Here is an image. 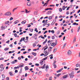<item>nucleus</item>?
<instances>
[{
	"label": "nucleus",
	"mask_w": 80,
	"mask_h": 80,
	"mask_svg": "<svg viewBox=\"0 0 80 80\" xmlns=\"http://www.w3.org/2000/svg\"><path fill=\"white\" fill-rule=\"evenodd\" d=\"M32 54L34 56H36L37 55V53L35 52H32Z\"/></svg>",
	"instance_id": "nucleus-13"
},
{
	"label": "nucleus",
	"mask_w": 80,
	"mask_h": 80,
	"mask_svg": "<svg viewBox=\"0 0 80 80\" xmlns=\"http://www.w3.org/2000/svg\"><path fill=\"white\" fill-rule=\"evenodd\" d=\"M48 54H49V53H50V52L52 51V49H48Z\"/></svg>",
	"instance_id": "nucleus-18"
},
{
	"label": "nucleus",
	"mask_w": 80,
	"mask_h": 80,
	"mask_svg": "<svg viewBox=\"0 0 80 80\" xmlns=\"http://www.w3.org/2000/svg\"><path fill=\"white\" fill-rule=\"evenodd\" d=\"M29 30H30V31L31 32H32L33 31V29H31L30 28L29 29Z\"/></svg>",
	"instance_id": "nucleus-20"
},
{
	"label": "nucleus",
	"mask_w": 80,
	"mask_h": 80,
	"mask_svg": "<svg viewBox=\"0 0 80 80\" xmlns=\"http://www.w3.org/2000/svg\"><path fill=\"white\" fill-rule=\"evenodd\" d=\"M9 73L10 76H13V73L12 72H9Z\"/></svg>",
	"instance_id": "nucleus-14"
},
{
	"label": "nucleus",
	"mask_w": 80,
	"mask_h": 80,
	"mask_svg": "<svg viewBox=\"0 0 80 80\" xmlns=\"http://www.w3.org/2000/svg\"><path fill=\"white\" fill-rule=\"evenodd\" d=\"M25 42H27V41L28 40V39H26L25 40Z\"/></svg>",
	"instance_id": "nucleus-62"
},
{
	"label": "nucleus",
	"mask_w": 80,
	"mask_h": 80,
	"mask_svg": "<svg viewBox=\"0 0 80 80\" xmlns=\"http://www.w3.org/2000/svg\"><path fill=\"white\" fill-rule=\"evenodd\" d=\"M45 65H46V64H44L43 65V66L41 67V68H42V69L45 68Z\"/></svg>",
	"instance_id": "nucleus-21"
},
{
	"label": "nucleus",
	"mask_w": 80,
	"mask_h": 80,
	"mask_svg": "<svg viewBox=\"0 0 80 80\" xmlns=\"http://www.w3.org/2000/svg\"><path fill=\"white\" fill-rule=\"evenodd\" d=\"M66 45H67V43H64V45L63 46V47H65Z\"/></svg>",
	"instance_id": "nucleus-46"
},
{
	"label": "nucleus",
	"mask_w": 80,
	"mask_h": 80,
	"mask_svg": "<svg viewBox=\"0 0 80 80\" xmlns=\"http://www.w3.org/2000/svg\"><path fill=\"white\" fill-rule=\"evenodd\" d=\"M11 14H12L10 12H8L5 14V15H6L7 16H10V15H11Z\"/></svg>",
	"instance_id": "nucleus-2"
},
{
	"label": "nucleus",
	"mask_w": 80,
	"mask_h": 80,
	"mask_svg": "<svg viewBox=\"0 0 80 80\" xmlns=\"http://www.w3.org/2000/svg\"><path fill=\"white\" fill-rule=\"evenodd\" d=\"M48 4V2H46L45 3V4L43 5V6H45L46 7L47 6V4Z\"/></svg>",
	"instance_id": "nucleus-31"
},
{
	"label": "nucleus",
	"mask_w": 80,
	"mask_h": 80,
	"mask_svg": "<svg viewBox=\"0 0 80 80\" xmlns=\"http://www.w3.org/2000/svg\"><path fill=\"white\" fill-rule=\"evenodd\" d=\"M45 70L46 72H48V68H46V69H45Z\"/></svg>",
	"instance_id": "nucleus-45"
},
{
	"label": "nucleus",
	"mask_w": 80,
	"mask_h": 80,
	"mask_svg": "<svg viewBox=\"0 0 80 80\" xmlns=\"http://www.w3.org/2000/svg\"><path fill=\"white\" fill-rule=\"evenodd\" d=\"M35 46H36V44L35 43H34L33 44V47H35Z\"/></svg>",
	"instance_id": "nucleus-56"
},
{
	"label": "nucleus",
	"mask_w": 80,
	"mask_h": 80,
	"mask_svg": "<svg viewBox=\"0 0 80 80\" xmlns=\"http://www.w3.org/2000/svg\"><path fill=\"white\" fill-rule=\"evenodd\" d=\"M18 22H19L18 20H17L14 22V24H17V23H18Z\"/></svg>",
	"instance_id": "nucleus-17"
},
{
	"label": "nucleus",
	"mask_w": 80,
	"mask_h": 80,
	"mask_svg": "<svg viewBox=\"0 0 80 80\" xmlns=\"http://www.w3.org/2000/svg\"><path fill=\"white\" fill-rule=\"evenodd\" d=\"M72 54V51H71L69 50L68 52V55H71Z\"/></svg>",
	"instance_id": "nucleus-4"
},
{
	"label": "nucleus",
	"mask_w": 80,
	"mask_h": 80,
	"mask_svg": "<svg viewBox=\"0 0 80 80\" xmlns=\"http://www.w3.org/2000/svg\"><path fill=\"white\" fill-rule=\"evenodd\" d=\"M2 80H4V79H5V76L4 75L2 74Z\"/></svg>",
	"instance_id": "nucleus-12"
},
{
	"label": "nucleus",
	"mask_w": 80,
	"mask_h": 80,
	"mask_svg": "<svg viewBox=\"0 0 80 80\" xmlns=\"http://www.w3.org/2000/svg\"><path fill=\"white\" fill-rule=\"evenodd\" d=\"M56 44H55V43L54 42H52V43L51 44V46L53 47H55L56 46Z\"/></svg>",
	"instance_id": "nucleus-11"
},
{
	"label": "nucleus",
	"mask_w": 80,
	"mask_h": 80,
	"mask_svg": "<svg viewBox=\"0 0 80 80\" xmlns=\"http://www.w3.org/2000/svg\"><path fill=\"white\" fill-rule=\"evenodd\" d=\"M14 36L15 37H17V33H15L14 34Z\"/></svg>",
	"instance_id": "nucleus-30"
},
{
	"label": "nucleus",
	"mask_w": 80,
	"mask_h": 80,
	"mask_svg": "<svg viewBox=\"0 0 80 80\" xmlns=\"http://www.w3.org/2000/svg\"><path fill=\"white\" fill-rule=\"evenodd\" d=\"M79 66H80V64H79L78 63L76 65V67H78Z\"/></svg>",
	"instance_id": "nucleus-22"
},
{
	"label": "nucleus",
	"mask_w": 80,
	"mask_h": 80,
	"mask_svg": "<svg viewBox=\"0 0 80 80\" xmlns=\"http://www.w3.org/2000/svg\"><path fill=\"white\" fill-rule=\"evenodd\" d=\"M48 48V46H46V48L44 49V50L45 51V50H46Z\"/></svg>",
	"instance_id": "nucleus-38"
},
{
	"label": "nucleus",
	"mask_w": 80,
	"mask_h": 80,
	"mask_svg": "<svg viewBox=\"0 0 80 80\" xmlns=\"http://www.w3.org/2000/svg\"><path fill=\"white\" fill-rule=\"evenodd\" d=\"M26 23V21L25 20L21 22L22 24H25Z\"/></svg>",
	"instance_id": "nucleus-16"
},
{
	"label": "nucleus",
	"mask_w": 80,
	"mask_h": 80,
	"mask_svg": "<svg viewBox=\"0 0 80 80\" xmlns=\"http://www.w3.org/2000/svg\"><path fill=\"white\" fill-rule=\"evenodd\" d=\"M75 41H76V37H75L74 38L73 41V42L74 43H75Z\"/></svg>",
	"instance_id": "nucleus-25"
},
{
	"label": "nucleus",
	"mask_w": 80,
	"mask_h": 80,
	"mask_svg": "<svg viewBox=\"0 0 80 80\" xmlns=\"http://www.w3.org/2000/svg\"><path fill=\"white\" fill-rule=\"evenodd\" d=\"M9 49V48H6L4 49V50L5 51H7V50H8Z\"/></svg>",
	"instance_id": "nucleus-27"
},
{
	"label": "nucleus",
	"mask_w": 80,
	"mask_h": 80,
	"mask_svg": "<svg viewBox=\"0 0 80 80\" xmlns=\"http://www.w3.org/2000/svg\"><path fill=\"white\" fill-rule=\"evenodd\" d=\"M9 42H10V40H8V41H7L6 42V43H9Z\"/></svg>",
	"instance_id": "nucleus-54"
},
{
	"label": "nucleus",
	"mask_w": 80,
	"mask_h": 80,
	"mask_svg": "<svg viewBox=\"0 0 80 80\" xmlns=\"http://www.w3.org/2000/svg\"><path fill=\"white\" fill-rule=\"evenodd\" d=\"M52 41H50L49 40L48 42V45H50L52 44Z\"/></svg>",
	"instance_id": "nucleus-5"
},
{
	"label": "nucleus",
	"mask_w": 80,
	"mask_h": 80,
	"mask_svg": "<svg viewBox=\"0 0 80 80\" xmlns=\"http://www.w3.org/2000/svg\"><path fill=\"white\" fill-rule=\"evenodd\" d=\"M43 53H44L47 54L48 53V52H46L45 51H44Z\"/></svg>",
	"instance_id": "nucleus-51"
},
{
	"label": "nucleus",
	"mask_w": 80,
	"mask_h": 80,
	"mask_svg": "<svg viewBox=\"0 0 80 80\" xmlns=\"http://www.w3.org/2000/svg\"><path fill=\"white\" fill-rule=\"evenodd\" d=\"M41 73H42V71H39L38 73L39 75H41Z\"/></svg>",
	"instance_id": "nucleus-33"
},
{
	"label": "nucleus",
	"mask_w": 80,
	"mask_h": 80,
	"mask_svg": "<svg viewBox=\"0 0 80 80\" xmlns=\"http://www.w3.org/2000/svg\"><path fill=\"white\" fill-rule=\"evenodd\" d=\"M17 68V67H15L14 68V70H16Z\"/></svg>",
	"instance_id": "nucleus-64"
},
{
	"label": "nucleus",
	"mask_w": 80,
	"mask_h": 80,
	"mask_svg": "<svg viewBox=\"0 0 80 80\" xmlns=\"http://www.w3.org/2000/svg\"><path fill=\"white\" fill-rule=\"evenodd\" d=\"M40 37H41V38H42V39H45V38H44V37H41L40 36L39 37V38H40Z\"/></svg>",
	"instance_id": "nucleus-40"
},
{
	"label": "nucleus",
	"mask_w": 80,
	"mask_h": 80,
	"mask_svg": "<svg viewBox=\"0 0 80 80\" xmlns=\"http://www.w3.org/2000/svg\"><path fill=\"white\" fill-rule=\"evenodd\" d=\"M25 37L23 38H21L20 40L19 41L20 42H22L23 40V41H24V40H25Z\"/></svg>",
	"instance_id": "nucleus-9"
},
{
	"label": "nucleus",
	"mask_w": 80,
	"mask_h": 80,
	"mask_svg": "<svg viewBox=\"0 0 80 80\" xmlns=\"http://www.w3.org/2000/svg\"><path fill=\"white\" fill-rule=\"evenodd\" d=\"M35 65L36 66H37L38 67V66H39V64H38V63H36L35 64Z\"/></svg>",
	"instance_id": "nucleus-44"
},
{
	"label": "nucleus",
	"mask_w": 80,
	"mask_h": 80,
	"mask_svg": "<svg viewBox=\"0 0 80 80\" xmlns=\"http://www.w3.org/2000/svg\"><path fill=\"white\" fill-rule=\"evenodd\" d=\"M23 50L24 51V50H25V48H22V49H21V50H20L21 51H23Z\"/></svg>",
	"instance_id": "nucleus-53"
},
{
	"label": "nucleus",
	"mask_w": 80,
	"mask_h": 80,
	"mask_svg": "<svg viewBox=\"0 0 80 80\" xmlns=\"http://www.w3.org/2000/svg\"><path fill=\"white\" fill-rule=\"evenodd\" d=\"M17 8H14L13 10H12V12H14V11H15V10H17Z\"/></svg>",
	"instance_id": "nucleus-41"
},
{
	"label": "nucleus",
	"mask_w": 80,
	"mask_h": 80,
	"mask_svg": "<svg viewBox=\"0 0 80 80\" xmlns=\"http://www.w3.org/2000/svg\"><path fill=\"white\" fill-rule=\"evenodd\" d=\"M48 57H46L44 58H43V60L44 61V60H47V59L48 58Z\"/></svg>",
	"instance_id": "nucleus-23"
},
{
	"label": "nucleus",
	"mask_w": 80,
	"mask_h": 80,
	"mask_svg": "<svg viewBox=\"0 0 80 80\" xmlns=\"http://www.w3.org/2000/svg\"><path fill=\"white\" fill-rule=\"evenodd\" d=\"M56 62H57V61H54L53 65L55 64V63H56Z\"/></svg>",
	"instance_id": "nucleus-39"
},
{
	"label": "nucleus",
	"mask_w": 80,
	"mask_h": 80,
	"mask_svg": "<svg viewBox=\"0 0 80 80\" xmlns=\"http://www.w3.org/2000/svg\"><path fill=\"white\" fill-rule=\"evenodd\" d=\"M48 55V54H45L44 55V57H46V56H47V55Z\"/></svg>",
	"instance_id": "nucleus-34"
},
{
	"label": "nucleus",
	"mask_w": 80,
	"mask_h": 80,
	"mask_svg": "<svg viewBox=\"0 0 80 80\" xmlns=\"http://www.w3.org/2000/svg\"><path fill=\"white\" fill-rule=\"evenodd\" d=\"M6 80H9V77H8L6 78Z\"/></svg>",
	"instance_id": "nucleus-63"
},
{
	"label": "nucleus",
	"mask_w": 80,
	"mask_h": 80,
	"mask_svg": "<svg viewBox=\"0 0 80 80\" xmlns=\"http://www.w3.org/2000/svg\"><path fill=\"white\" fill-rule=\"evenodd\" d=\"M74 75V72H72L70 74H69L70 77L71 78H73V77L74 76V75Z\"/></svg>",
	"instance_id": "nucleus-1"
},
{
	"label": "nucleus",
	"mask_w": 80,
	"mask_h": 80,
	"mask_svg": "<svg viewBox=\"0 0 80 80\" xmlns=\"http://www.w3.org/2000/svg\"><path fill=\"white\" fill-rule=\"evenodd\" d=\"M77 24V23L76 22H74L72 24L73 25H76Z\"/></svg>",
	"instance_id": "nucleus-49"
},
{
	"label": "nucleus",
	"mask_w": 80,
	"mask_h": 80,
	"mask_svg": "<svg viewBox=\"0 0 80 80\" xmlns=\"http://www.w3.org/2000/svg\"><path fill=\"white\" fill-rule=\"evenodd\" d=\"M3 70H4V68H2L0 70L1 72H2V71Z\"/></svg>",
	"instance_id": "nucleus-36"
},
{
	"label": "nucleus",
	"mask_w": 80,
	"mask_h": 80,
	"mask_svg": "<svg viewBox=\"0 0 80 80\" xmlns=\"http://www.w3.org/2000/svg\"><path fill=\"white\" fill-rule=\"evenodd\" d=\"M27 53V52L26 51H25L23 52V54H25V53Z\"/></svg>",
	"instance_id": "nucleus-57"
},
{
	"label": "nucleus",
	"mask_w": 80,
	"mask_h": 80,
	"mask_svg": "<svg viewBox=\"0 0 80 80\" xmlns=\"http://www.w3.org/2000/svg\"><path fill=\"white\" fill-rule=\"evenodd\" d=\"M59 10L60 12H62V8H60L59 9Z\"/></svg>",
	"instance_id": "nucleus-24"
},
{
	"label": "nucleus",
	"mask_w": 80,
	"mask_h": 80,
	"mask_svg": "<svg viewBox=\"0 0 80 80\" xmlns=\"http://www.w3.org/2000/svg\"><path fill=\"white\" fill-rule=\"evenodd\" d=\"M51 32H52V33H54L55 31H54V30H52L51 31Z\"/></svg>",
	"instance_id": "nucleus-43"
},
{
	"label": "nucleus",
	"mask_w": 80,
	"mask_h": 80,
	"mask_svg": "<svg viewBox=\"0 0 80 80\" xmlns=\"http://www.w3.org/2000/svg\"><path fill=\"white\" fill-rule=\"evenodd\" d=\"M52 40H54V39H55V37L54 36H52Z\"/></svg>",
	"instance_id": "nucleus-42"
},
{
	"label": "nucleus",
	"mask_w": 80,
	"mask_h": 80,
	"mask_svg": "<svg viewBox=\"0 0 80 80\" xmlns=\"http://www.w3.org/2000/svg\"><path fill=\"white\" fill-rule=\"evenodd\" d=\"M9 46L10 47H11V48H13V45L12 44H11L9 45Z\"/></svg>",
	"instance_id": "nucleus-48"
},
{
	"label": "nucleus",
	"mask_w": 80,
	"mask_h": 80,
	"mask_svg": "<svg viewBox=\"0 0 80 80\" xmlns=\"http://www.w3.org/2000/svg\"><path fill=\"white\" fill-rule=\"evenodd\" d=\"M14 45H17V41H16L15 42H14Z\"/></svg>",
	"instance_id": "nucleus-61"
},
{
	"label": "nucleus",
	"mask_w": 80,
	"mask_h": 80,
	"mask_svg": "<svg viewBox=\"0 0 80 80\" xmlns=\"http://www.w3.org/2000/svg\"><path fill=\"white\" fill-rule=\"evenodd\" d=\"M12 64H14V63H15V61H13L12 62Z\"/></svg>",
	"instance_id": "nucleus-58"
},
{
	"label": "nucleus",
	"mask_w": 80,
	"mask_h": 80,
	"mask_svg": "<svg viewBox=\"0 0 80 80\" xmlns=\"http://www.w3.org/2000/svg\"><path fill=\"white\" fill-rule=\"evenodd\" d=\"M24 68L25 69V71H26L27 70H29V68H28L27 66L25 67Z\"/></svg>",
	"instance_id": "nucleus-10"
},
{
	"label": "nucleus",
	"mask_w": 80,
	"mask_h": 80,
	"mask_svg": "<svg viewBox=\"0 0 80 80\" xmlns=\"http://www.w3.org/2000/svg\"><path fill=\"white\" fill-rule=\"evenodd\" d=\"M43 60H41L40 62H39V63H40V64H41V65H43V64H42V63H43Z\"/></svg>",
	"instance_id": "nucleus-19"
},
{
	"label": "nucleus",
	"mask_w": 80,
	"mask_h": 80,
	"mask_svg": "<svg viewBox=\"0 0 80 80\" xmlns=\"http://www.w3.org/2000/svg\"><path fill=\"white\" fill-rule=\"evenodd\" d=\"M9 23V21H7L5 22V24L6 25H7V24H8V23Z\"/></svg>",
	"instance_id": "nucleus-28"
},
{
	"label": "nucleus",
	"mask_w": 80,
	"mask_h": 80,
	"mask_svg": "<svg viewBox=\"0 0 80 80\" xmlns=\"http://www.w3.org/2000/svg\"><path fill=\"white\" fill-rule=\"evenodd\" d=\"M27 5L28 6H31L32 5V3L31 2H27Z\"/></svg>",
	"instance_id": "nucleus-7"
},
{
	"label": "nucleus",
	"mask_w": 80,
	"mask_h": 80,
	"mask_svg": "<svg viewBox=\"0 0 80 80\" xmlns=\"http://www.w3.org/2000/svg\"><path fill=\"white\" fill-rule=\"evenodd\" d=\"M15 73H17L18 72V70H16L15 71Z\"/></svg>",
	"instance_id": "nucleus-59"
},
{
	"label": "nucleus",
	"mask_w": 80,
	"mask_h": 80,
	"mask_svg": "<svg viewBox=\"0 0 80 80\" xmlns=\"http://www.w3.org/2000/svg\"><path fill=\"white\" fill-rule=\"evenodd\" d=\"M48 32V31H46L45 32H44V34H45L46 33H47Z\"/></svg>",
	"instance_id": "nucleus-55"
},
{
	"label": "nucleus",
	"mask_w": 80,
	"mask_h": 80,
	"mask_svg": "<svg viewBox=\"0 0 80 80\" xmlns=\"http://www.w3.org/2000/svg\"><path fill=\"white\" fill-rule=\"evenodd\" d=\"M62 10H65V6H64L62 7Z\"/></svg>",
	"instance_id": "nucleus-26"
},
{
	"label": "nucleus",
	"mask_w": 80,
	"mask_h": 80,
	"mask_svg": "<svg viewBox=\"0 0 80 80\" xmlns=\"http://www.w3.org/2000/svg\"><path fill=\"white\" fill-rule=\"evenodd\" d=\"M52 13V11H49L48 12V15H50V14H51Z\"/></svg>",
	"instance_id": "nucleus-15"
},
{
	"label": "nucleus",
	"mask_w": 80,
	"mask_h": 80,
	"mask_svg": "<svg viewBox=\"0 0 80 80\" xmlns=\"http://www.w3.org/2000/svg\"><path fill=\"white\" fill-rule=\"evenodd\" d=\"M55 45H57V40H55Z\"/></svg>",
	"instance_id": "nucleus-50"
},
{
	"label": "nucleus",
	"mask_w": 80,
	"mask_h": 80,
	"mask_svg": "<svg viewBox=\"0 0 80 80\" xmlns=\"http://www.w3.org/2000/svg\"><path fill=\"white\" fill-rule=\"evenodd\" d=\"M52 16H50L48 18V19L49 20H51L52 19Z\"/></svg>",
	"instance_id": "nucleus-35"
},
{
	"label": "nucleus",
	"mask_w": 80,
	"mask_h": 80,
	"mask_svg": "<svg viewBox=\"0 0 80 80\" xmlns=\"http://www.w3.org/2000/svg\"><path fill=\"white\" fill-rule=\"evenodd\" d=\"M57 51V49H55L53 51V53H55V52Z\"/></svg>",
	"instance_id": "nucleus-32"
},
{
	"label": "nucleus",
	"mask_w": 80,
	"mask_h": 80,
	"mask_svg": "<svg viewBox=\"0 0 80 80\" xmlns=\"http://www.w3.org/2000/svg\"><path fill=\"white\" fill-rule=\"evenodd\" d=\"M3 59H4V58H0V60H3Z\"/></svg>",
	"instance_id": "nucleus-52"
},
{
	"label": "nucleus",
	"mask_w": 80,
	"mask_h": 80,
	"mask_svg": "<svg viewBox=\"0 0 80 80\" xmlns=\"http://www.w3.org/2000/svg\"><path fill=\"white\" fill-rule=\"evenodd\" d=\"M3 27V26H2L1 27V28H2V29H3V30H5V28H7V26H5L4 27Z\"/></svg>",
	"instance_id": "nucleus-6"
},
{
	"label": "nucleus",
	"mask_w": 80,
	"mask_h": 80,
	"mask_svg": "<svg viewBox=\"0 0 80 80\" xmlns=\"http://www.w3.org/2000/svg\"><path fill=\"white\" fill-rule=\"evenodd\" d=\"M59 33H60V31H58L57 32V34H59Z\"/></svg>",
	"instance_id": "nucleus-47"
},
{
	"label": "nucleus",
	"mask_w": 80,
	"mask_h": 80,
	"mask_svg": "<svg viewBox=\"0 0 80 80\" xmlns=\"http://www.w3.org/2000/svg\"><path fill=\"white\" fill-rule=\"evenodd\" d=\"M53 67H54V68H57V65L55 64H53Z\"/></svg>",
	"instance_id": "nucleus-29"
},
{
	"label": "nucleus",
	"mask_w": 80,
	"mask_h": 80,
	"mask_svg": "<svg viewBox=\"0 0 80 80\" xmlns=\"http://www.w3.org/2000/svg\"><path fill=\"white\" fill-rule=\"evenodd\" d=\"M13 19V18L11 17L10 19V20H12Z\"/></svg>",
	"instance_id": "nucleus-60"
},
{
	"label": "nucleus",
	"mask_w": 80,
	"mask_h": 80,
	"mask_svg": "<svg viewBox=\"0 0 80 80\" xmlns=\"http://www.w3.org/2000/svg\"><path fill=\"white\" fill-rule=\"evenodd\" d=\"M22 78H23V80H25V76H24V75H23L22 76Z\"/></svg>",
	"instance_id": "nucleus-37"
},
{
	"label": "nucleus",
	"mask_w": 80,
	"mask_h": 80,
	"mask_svg": "<svg viewBox=\"0 0 80 80\" xmlns=\"http://www.w3.org/2000/svg\"><path fill=\"white\" fill-rule=\"evenodd\" d=\"M19 65L20 68H22V67H23L24 65H25V64L22 63H21Z\"/></svg>",
	"instance_id": "nucleus-3"
},
{
	"label": "nucleus",
	"mask_w": 80,
	"mask_h": 80,
	"mask_svg": "<svg viewBox=\"0 0 80 80\" xmlns=\"http://www.w3.org/2000/svg\"><path fill=\"white\" fill-rule=\"evenodd\" d=\"M67 77H68V74L64 75L63 77V78H67Z\"/></svg>",
	"instance_id": "nucleus-8"
}]
</instances>
